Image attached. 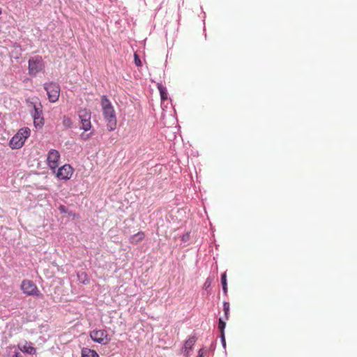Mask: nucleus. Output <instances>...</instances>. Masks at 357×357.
I'll list each match as a JSON object with an SVG mask.
<instances>
[{
	"label": "nucleus",
	"mask_w": 357,
	"mask_h": 357,
	"mask_svg": "<svg viewBox=\"0 0 357 357\" xmlns=\"http://www.w3.org/2000/svg\"><path fill=\"white\" fill-rule=\"evenodd\" d=\"M44 68V63L41 56H36L29 60V73L36 76Z\"/></svg>",
	"instance_id": "20e7f679"
},
{
	"label": "nucleus",
	"mask_w": 357,
	"mask_h": 357,
	"mask_svg": "<svg viewBox=\"0 0 357 357\" xmlns=\"http://www.w3.org/2000/svg\"><path fill=\"white\" fill-rule=\"evenodd\" d=\"M223 310H224L225 316H226V317L227 319L228 318L227 315H228V313H229V303H227V302H225L224 303V304H223Z\"/></svg>",
	"instance_id": "412c9836"
},
{
	"label": "nucleus",
	"mask_w": 357,
	"mask_h": 357,
	"mask_svg": "<svg viewBox=\"0 0 357 357\" xmlns=\"http://www.w3.org/2000/svg\"><path fill=\"white\" fill-rule=\"evenodd\" d=\"M221 282H222V289H223L225 293H227V279H226V273H224L222 275Z\"/></svg>",
	"instance_id": "a211bd4d"
},
{
	"label": "nucleus",
	"mask_w": 357,
	"mask_h": 357,
	"mask_svg": "<svg viewBox=\"0 0 357 357\" xmlns=\"http://www.w3.org/2000/svg\"><path fill=\"white\" fill-rule=\"evenodd\" d=\"M90 337L93 342L101 344H107L110 341L105 330H93L90 332Z\"/></svg>",
	"instance_id": "423d86ee"
},
{
	"label": "nucleus",
	"mask_w": 357,
	"mask_h": 357,
	"mask_svg": "<svg viewBox=\"0 0 357 357\" xmlns=\"http://www.w3.org/2000/svg\"><path fill=\"white\" fill-rule=\"evenodd\" d=\"M101 107L107 129L109 131L114 130L117 124L116 112L111 102L105 96L101 98Z\"/></svg>",
	"instance_id": "f257e3e1"
},
{
	"label": "nucleus",
	"mask_w": 357,
	"mask_h": 357,
	"mask_svg": "<svg viewBox=\"0 0 357 357\" xmlns=\"http://www.w3.org/2000/svg\"><path fill=\"white\" fill-rule=\"evenodd\" d=\"M78 277H79V280H82V282L83 284H87L89 282V280L86 278V275L84 273H82L81 274H79Z\"/></svg>",
	"instance_id": "aec40b11"
},
{
	"label": "nucleus",
	"mask_w": 357,
	"mask_h": 357,
	"mask_svg": "<svg viewBox=\"0 0 357 357\" xmlns=\"http://www.w3.org/2000/svg\"><path fill=\"white\" fill-rule=\"evenodd\" d=\"M20 287L23 293L27 296H40L41 295L37 286L31 280H24Z\"/></svg>",
	"instance_id": "39448f33"
},
{
	"label": "nucleus",
	"mask_w": 357,
	"mask_h": 357,
	"mask_svg": "<svg viewBox=\"0 0 357 357\" xmlns=\"http://www.w3.org/2000/svg\"><path fill=\"white\" fill-rule=\"evenodd\" d=\"M144 238V234L143 232H138L137 234L130 236V242L136 244L142 241Z\"/></svg>",
	"instance_id": "4468645a"
},
{
	"label": "nucleus",
	"mask_w": 357,
	"mask_h": 357,
	"mask_svg": "<svg viewBox=\"0 0 357 357\" xmlns=\"http://www.w3.org/2000/svg\"><path fill=\"white\" fill-rule=\"evenodd\" d=\"M30 132V129L28 128H21L10 140L9 145L10 148L13 149H20L29 137Z\"/></svg>",
	"instance_id": "f03ea898"
},
{
	"label": "nucleus",
	"mask_w": 357,
	"mask_h": 357,
	"mask_svg": "<svg viewBox=\"0 0 357 357\" xmlns=\"http://www.w3.org/2000/svg\"><path fill=\"white\" fill-rule=\"evenodd\" d=\"M45 89L47 91L50 102H55L58 100L60 94V86L59 84L53 82L45 84Z\"/></svg>",
	"instance_id": "0eeeda50"
},
{
	"label": "nucleus",
	"mask_w": 357,
	"mask_h": 357,
	"mask_svg": "<svg viewBox=\"0 0 357 357\" xmlns=\"http://www.w3.org/2000/svg\"><path fill=\"white\" fill-rule=\"evenodd\" d=\"M158 88L160 93L161 99L162 100H166L167 98L166 89L163 87L161 84H158Z\"/></svg>",
	"instance_id": "dca6fc26"
},
{
	"label": "nucleus",
	"mask_w": 357,
	"mask_h": 357,
	"mask_svg": "<svg viewBox=\"0 0 357 357\" xmlns=\"http://www.w3.org/2000/svg\"><path fill=\"white\" fill-rule=\"evenodd\" d=\"M189 238H190V234L188 233H187L182 236V241L185 242L189 239Z\"/></svg>",
	"instance_id": "a878e982"
},
{
	"label": "nucleus",
	"mask_w": 357,
	"mask_h": 357,
	"mask_svg": "<svg viewBox=\"0 0 357 357\" xmlns=\"http://www.w3.org/2000/svg\"><path fill=\"white\" fill-rule=\"evenodd\" d=\"M2 13V10H1V8H0V14H1Z\"/></svg>",
	"instance_id": "c85d7f7f"
},
{
	"label": "nucleus",
	"mask_w": 357,
	"mask_h": 357,
	"mask_svg": "<svg viewBox=\"0 0 357 357\" xmlns=\"http://www.w3.org/2000/svg\"><path fill=\"white\" fill-rule=\"evenodd\" d=\"M197 357H203V351H202V349H200L199 351V354H198Z\"/></svg>",
	"instance_id": "bb28decb"
},
{
	"label": "nucleus",
	"mask_w": 357,
	"mask_h": 357,
	"mask_svg": "<svg viewBox=\"0 0 357 357\" xmlns=\"http://www.w3.org/2000/svg\"><path fill=\"white\" fill-rule=\"evenodd\" d=\"M78 116L81 123V129L85 132L90 131L92 128L91 112L86 109H82L78 112Z\"/></svg>",
	"instance_id": "7ed1b4c3"
},
{
	"label": "nucleus",
	"mask_w": 357,
	"mask_h": 357,
	"mask_svg": "<svg viewBox=\"0 0 357 357\" xmlns=\"http://www.w3.org/2000/svg\"><path fill=\"white\" fill-rule=\"evenodd\" d=\"M226 326V323L222 320V319H219L218 328L220 329L221 333H224L225 328Z\"/></svg>",
	"instance_id": "6ab92c4d"
},
{
	"label": "nucleus",
	"mask_w": 357,
	"mask_h": 357,
	"mask_svg": "<svg viewBox=\"0 0 357 357\" xmlns=\"http://www.w3.org/2000/svg\"><path fill=\"white\" fill-rule=\"evenodd\" d=\"M135 63L137 66H141V61L137 54H135Z\"/></svg>",
	"instance_id": "4be33fe9"
},
{
	"label": "nucleus",
	"mask_w": 357,
	"mask_h": 357,
	"mask_svg": "<svg viewBox=\"0 0 357 357\" xmlns=\"http://www.w3.org/2000/svg\"><path fill=\"white\" fill-rule=\"evenodd\" d=\"M59 210L60 211L61 213H66L68 212L66 208L63 205H61L59 207Z\"/></svg>",
	"instance_id": "b1692460"
},
{
	"label": "nucleus",
	"mask_w": 357,
	"mask_h": 357,
	"mask_svg": "<svg viewBox=\"0 0 357 357\" xmlns=\"http://www.w3.org/2000/svg\"><path fill=\"white\" fill-rule=\"evenodd\" d=\"M43 112L40 107L34 105L32 116L33 118L34 125L36 127H40L43 124Z\"/></svg>",
	"instance_id": "9d476101"
},
{
	"label": "nucleus",
	"mask_w": 357,
	"mask_h": 357,
	"mask_svg": "<svg viewBox=\"0 0 357 357\" xmlns=\"http://www.w3.org/2000/svg\"><path fill=\"white\" fill-rule=\"evenodd\" d=\"M211 284V280L210 278H207V280H206L205 283H204V287L206 289L208 287H209Z\"/></svg>",
	"instance_id": "5701e85b"
},
{
	"label": "nucleus",
	"mask_w": 357,
	"mask_h": 357,
	"mask_svg": "<svg viewBox=\"0 0 357 357\" xmlns=\"http://www.w3.org/2000/svg\"><path fill=\"white\" fill-rule=\"evenodd\" d=\"M196 342V338L195 337H190L186 342H185L184 347L183 348V353L188 357L190 350L192 349L193 346Z\"/></svg>",
	"instance_id": "9b49d317"
},
{
	"label": "nucleus",
	"mask_w": 357,
	"mask_h": 357,
	"mask_svg": "<svg viewBox=\"0 0 357 357\" xmlns=\"http://www.w3.org/2000/svg\"><path fill=\"white\" fill-rule=\"evenodd\" d=\"M92 136H93V131H91L90 132H87L84 131L82 133H81L80 138L84 141H86V140H89V139H91Z\"/></svg>",
	"instance_id": "f3484780"
},
{
	"label": "nucleus",
	"mask_w": 357,
	"mask_h": 357,
	"mask_svg": "<svg viewBox=\"0 0 357 357\" xmlns=\"http://www.w3.org/2000/svg\"><path fill=\"white\" fill-rule=\"evenodd\" d=\"M13 357H21V356L19 353H15Z\"/></svg>",
	"instance_id": "cd10ccee"
},
{
	"label": "nucleus",
	"mask_w": 357,
	"mask_h": 357,
	"mask_svg": "<svg viewBox=\"0 0 357 357\" xmlns=\"http://www.w3.org/2000/svg\"><path fill=\"white\" fill-rule=\"evenodd\" d=\"M20 349L24 353L33 354L36 353V349L31 344L26 343L24 345L19 346Z\"/></svg>",
	"instance_id": "ddd939ff"
},
{
	"label": "nucleus",
	"mask_w": 357,
	"mask_h": 357,
	"mask_svg": "<svg viewBox=\"0 0 357 357\" xmlns=\"http://www.w3.org/2000/svg\"><path fill=\"white\" fill-rule=\"evenodd\" d=\"M73 172V167L66 164L58 169L56 177L61 180H68L72 177Z\"/></svg>",
	"instance_id": "1a4fd4ad"
},
{
	"label": "nucleus",
	"mask_w": 357,
	"mask_h": 357,
	"mask_svg": "<svg viewBox=\"0 0 357 357\" xmlns=\"http://www.w3.org/2000/svg\"><path fill=\"white\" fill-rule=\"evenodd\" d=\"M60 153L56 149H50L47 155V164L50 169L55 172L59 166Z\"/></svg>",
	"instance_id": "6e6552de"
},
{
	"label": "nucleus",
	"mask_w": 357,
	"mask_h": 357,
	"mask_svg": "<svg viewBox=\"0 0 357 357\" xmlns=\"http://www.w3.org/2000/svg\"><path fill=\"white\" fill-rule=\"evenodd\" d=\"M221 341H222L223 347H225L226 342H225V333H221Z\"/></svg>",
	"instance_id": "393cba45"
},
{
	"label": "nucleus",
	"mask_w": 357,
	"mask_h": 357,
	"mask_svg": "<svg viewBox=\"0 0 357 357\" xmlns=\"http://www.w3.org/2000/svg\"><path fill=\"white\" fill-rule=\"evenodd\" d=\"M82 357H99V355L95 350L83 348L82 349Z\"/></svg>",
	"instance_id": "f8f14e48"
},
{
	"label": "nucleus",
	"mask_w": 357,
	"mask_h": 357,
	"mask_svg": "<svg viewBox=\"0 0 357 357\" xmlns=\"http://www.w3.org/2000/svg\"><path fill=\"white\" fill-rule=\"evenodd\" d=\"M62 123H63V126L66 128H70L73 126V121H72L71 119L66 116H64L63 117Z\"/></svg>",
	"instance_id": "2eb2a0df"
}]
</instances>
